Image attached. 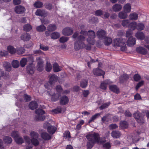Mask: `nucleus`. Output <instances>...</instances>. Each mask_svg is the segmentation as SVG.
Segmentation results:
<instances>
[{
	"instance_id": "11",
	"label": "nucleus",
	"mask_w": 149,
	"mask_h": 149,
	"mask_svg": "<svg viewBox=\"0 0 149 149\" xmlns=\"http://www.w3.org/2000/svg\"><path fill=\"white\" fill-rule=\"evenodd\" d=\"M137 52L143 55L146 54L148 52L147 50L142 47H139L136 48Z\"/></svg>"
},
{
	"instance_id": "49",
	"label": "nucleus",
	"mask_w": 149,
	"mask_h": 149,
	"mask_svg": "<svg viewBox=\"0 0 149 149\" xmlns=\"http://www.w3.org/2000/svg\"><path fill=\"white\" fill-rule=\"evenodd\" d=\"M52 68V66L50 63L47 62L46 65V70L47 72H50Z\"/></svg>"
},
{
	"instance_id": "26",
	"label": "nucleus",
	"mask_w": 149,
	"mask_h": 149,
	"mask_svg": "<svg viewBox=\"0 0 149 149\" xmlns=\"http://www.w3.org/2000/svg\"><path fill=\"white\" fill-rule=\"evenodd\" d=\"M103 38L104 39V43L105 45H109L111 43L112 40L111 38L105 37Z\"/></svg>"
},
{
	"instance_id": "52",
	"label": "nucleus",
	"mask_w": 149,
	"mask_h": 149,
	"mask_svg": "<svg viewBox=\"0 0 149 149\" xmlns=\"http://www.w3.org/2000/svg\"><path fill=\"white\" fill-rule=\"evenodd\" d=\"M27 59L25 58H23L20 61V65L22 67H24L26 64Z\"/></svg>"
},
{
	"instance_id": "31",
	"label": "nucleus",
	"mask_w": 149,
	"mask_h": 149,
	"mask_svg": "<svg viewBox=\"0 0 149 149\" xmlns=\"http://www.w3.org/2000/svg\"><path fill=\"white\" fill-rule=\"evenodd\" d=\"M137 23L135 22L130 23L128 27L132 30H134L136 29Z\"/></svg>"
},
{
	"instance_id": "36",
	"label": "nucleus",
	"mask_w": 149,
	"mask_h": 149,
	"mask_svg": "<svg viewBox=\"0 0 149 149\" xmlns=\"http://www.w3.org/2000/svg\"><path fill=\"white\" fill-rule=\"evenodd\" d=\"M7 49L8 52L11 54H15L16 51V49L14 48L13 46H8Z\"/></svg>"
},
{
	"instance_id": "58",
	"label": "nucleus",
	"mask_w": 149,
	"mask_h": 149,
	"mask_svg": "<svg viewBox=\"0 0 149 149\" xmlns=\"http://www.w3.org/2000/svg\"><path fill=\"white\" fill-rule=\"evenodd\" d=\"M144 83V81H141L139 82L137 84L136 86V89L137 90L141 86H143Z\"/></svg>"
},
{
	"instance_id": "20",
	"label": "nucleus",
	"mask_w": 149,
	"mask_h": 149,
	"mask_svg": "<svg viewBox=\"0 0 149 149\" xmlns=\"http://www.w3.org/2000/svg\"><path fill=\"white\" fill-rule=\"evenodd\" d=\"M29 107L31 110H34L37 107L38 104L36 101H32L29 104Z\"/></svg>"
},
{
	"instance_id": "64",
	"label": "nucleus",
	"mask_w": 149,
	"mask_h": 149,
	"mask_svg": "<svg viewBox=\"0 0 149 149\" xmlns=\"http://www.w3.org/2000/svg\"><path fill=\"white\" fill-rule=\"evenodd\" d=\"M103 13V11L101 10H98L95 12V15L98 16H100L102 15Z\"/></svg>"
},
{
	"instance_id": "4",
	"label": "nucleus",
	"mask_w": 149,
	"mask_h": 149,
	"mask_svg": "<svg viewBox=\"0 0 149 149\" xmlns=\"http://www.w3.org/2000/svg\"><path fill=\"white\" fill-rule=\"evenodd\" d=\"M133 116L139 123L141 124L144 122L143 117L141 115V113L137 111L134 113L133 114Z\"/></svg>"
},
{
	"instance_id": "45",
	"label": "nucleus",
	"mask_w": 149,
	"mask_h": 149,
	"mask_svg": "<svg viewBox=\"0 0 149 149\" xmlns=\"http://www.w3.org/2000/svg\"><path fill=\"white\" fill-rule=\"evenodd\" d=\"M38 139V138H33L31 139V143L33 145L35 146H38L39 144V142L37 139Z\"/></svg>"
},
{
	"instance_id": "37",
	"label": "nucleus",
	"mask_w": 149,
	"mask_h": 149,
	"mask_svg": "<svg viewBox=\"0 0 149 149\" xmlns=\"http://www.w3.org/2000/svg\"><path fill=\"white\" fill-rule=\"evenodd\" d=\"M130 22L129 19H124L122 21L121 24L124 27H128Z\"/></svg>"
},
{
	"instance_id": "19",
	"label": "nucleus",
	"mask_w": 149,
	"mask_h": 149,
	"mask_svg": "<svg viewBox=\"0 0 149 149\" xmlns=\"http://www.w3.org/2000/svg\"><path fill=\"white\" fill-rule=\"evenodd\" d=\"M3 66L6 70L10 71L11 70V64L8 62H5L3 63Z\"/></svg>"
},
{
	"instance_id": "9",
	"label": "nucleus",
	"mask_w": 149,
	"mask_h": 149,
	"mask_svg": "<svg viewBox=\"0 0 149 149\" xmlns=\"http://www.w3.org/2000/svg\"><path fill=\"white\" fill-rule=\"evenodd\" d=\"M36 15L45 17L47 16V13L45 10L41 9L37 10L35 13Z\"/></svg>"
},
{
	"instance_id": "35",
	"label": "nucleus",
	"mask_w": 149,
	"mask_h": 149,
	"mask_svg": "<svg viewBox=\"0 0 149 149\" xmlns=\"http://www.w3.org/2000/svg\"><path fill=\"white\" fill-rule=\"evenodd\" d=\"M30 136H31V139L33 138H38L39 136L38 134L34 131H31L30 133Z\"/></svg>"
},
{
	"instance_id": "14",
	"label": "nucleus",
	"mask_w": 149,
	"mask_h": 149,
	"mask_svg": "<svg viewBox=\"0 0 149 149\" xmlns=\"http://www.w3.org/2000/svg\"><path fill=\"white\" fill-rule=\"evenodd\" d=\"M121 135V133L118 131H113L111 133V135L113 138H118Z\"/></svg>"
},
{
	"instance_id": "55",
	"label": "nucleus",
	"mask_w": 149,
	"mask_h": 149,
	"mask_svg": "<svg viewBox=\"0 0 149 149\" xmlns=\"http://www.w3.org/2000/svg\"><path fill=\"white\" fill-rule=\"evenodd\" d=\"M110 103L109 102L106 103L102 105L100 107V110H102L103 109H105L108 107L110 105Z\"/></svg>"
},
{
	"instance_id": "5",
	"label": "nucleus",
	"mask_w": 149,
	"mask_h": 149,
	"mask_svg": "<svg viewBox=\"0 0 149 149\" xmlns=\"http://www.w3.org/2000/svg\"><path fill=\"white\" fill-rule=\"evenodd\" d=\"M72 29L70 27H66L64 28L62 30L63 34L66 36H70L73 33Z\"/></svg>"
},
{
	"instance_id": "59",
	"label": "nucleus",
	"mask_w": 149,
	"mask_h": 149,
	"mask_svg": "<svg viewBox=\"0 0 149 149\" xmlns=\"http://www.w3.org/2000/svg\"><path fill=\"white\" fill-rule=\"evenodd\" d=\"M68 39V37L63 36L61 37L60 39V42L61 43H63L67 42Z\"/></svg>"
},
{
	"instance_id": "23",
	"label": "nucleus",
	"mask_w": 149,
	"mask_h": 149,
	"mask_svg": "<svg viewBox=\"0 0 149 149\" xmlns=\"http://www.w3.org/2000/svg\"><path fill=\"white\" fill-rule=\"evenodd\" d=\"M109 88L111 91L118 93H119V89L118 88L117 86L115 85H111L109 86Z\"/></svg>"
},
{
	"instance_id": "10",
	"label": "nucleus",
	"mask_w": 149,
	"mask_h": 149,
	"mask_svg": "<svg viewBox=\"0 0 149 149\" xmlns=\"http://www.w3.org/2000/svg\"><path fill=\"white\" fill-rule=\"evenodd\" d=\"M136 39L133 37H130L128 38L127 42V45L129 46H132L135 45L136 43Z\"/></svg>"
},
{
	"instance_id": "15",
	"label": "nucleus",
	"mask_w": 149,
	"mask_h": 149,
	"mask_svg": "<svg viewBox=\"0 0 149 149\" xmlns=\"http://www.w3.org/2000/svg\"><path fill=\"white\" fill-rule=\"evenodd\" d=\"M135 36L137 39L141 40H143L145 38L144 33L141 31L137 32L136 33Z\"/></svg>"
},
{
	"instance_id": "21",
	"label": "nucleus",
	"mask_w": 149,
	"mask_h": 149,
	"mask_svg": "<svg viewBox=\"0 0 149 149\" xmlns=\"http://www.w3.org/2000/svg\"><path fill=\"white\" fill-rule=\"evenodd\" d=\"M41 137L44 139L47 140H49L51 139V136L48 133L44 132H43L41 134Z\"/></svg>"
},
{
	"instance_id": "61",
	"label": "nucleus",
	"mask_w": 149,
	"mask_h": 149,
	"mask_svg": "<svg viewBox=\"0 0 149 149\" xmlns=\"http://www.w3.org/2000/svg\"><path fill=\"white\" fill-rule=\"evenodd\" d=\"M109 127V129L112 130L117 129L118 126L116 124H111L110 125Z\"/></svg>"
},
{
	"instance_id": "53",
	"label": "nucleus",
	"mask_w": 149,
	"mask_h": 149,
	"mask_svg": "<svg viewBox=\"0 0 149 149\" xmlns=\"http://www.w3.org/2000/svg\"><path fill=\"white\" fill-rule=\"evenodd\" d=\"M95 35V33L93 31L90 30L88 32V36H89V37H91L92 38H94Z\"/></svg>"
},
{
	"instance_id": "22",
	"label": "nucleus",
	"mask_w": 149,
	"mask_h": 149,
	"mask_svg": "<svg viewBox=\"0 0 149 149\" xmlns=\"http://www.w3.org/2000/svg\"><path fill=\"white\" fill-rule=\"evenodd\" d=\"M21 38L24 41H27L31 39V36L28 33H25L21 36Z\"/></svg>"
},
{
	"instance_id": "62",
	"label": "nucleus",
	"mask_w": 149,
	"mask_h": 149,
	"mask_svg": "<svg viewBox=\"0 0 149 149\" xmlns=\"http://www.w3.org/2000/svg\"><path fill=\"white\" fill-rule=\"evenodd\" d=\"M24 139L26 142L28 144H29L31 141V140L30 137L27 136H25L24 137Z\"/></svg>"
},
{
	"instance_id": "38",
	"label": "nucleus",
	"mask_w": 149,
	"mask_h": 149,
	"mask_svg": "<svg viewBox=\"0 0 149 149\" xmlns=\"http://www.w3.org/2000/svg\"><path fill=\"white\" fill-rule=\"evenodd\" d=\"M120 126L122 129L126 128L128 127V123L125 121H122L120 123Z\"/></svg>"
},
{
	"instance_id": "44",
	"label": "nucleus",
	"mask_w": 149,
	"mask_h": 149,
	"mask_svg": "<svg viewBox=\"0 0 149 149\" xmlns=\"http://www.w3.org/2000/svg\"><path fill=\"white\" fill-rule=\"evenodd\" d=\"M144 28L145 25L144 24L141 23L137 24L136 29L137 30L141 31L143 30Z\"/></svg>"
},
{
	"instance_id": "40",
	"label": "nucleus",
	"mask_w": 149,
	"mask_h": 149,
	"mask_svg": "<svg viewBox=\"0 0 149 149\" xmlns=\"http://www.w3.org/2000/svg\"><path fill=\"white\" fill-rule=\"evenodd\" d=\"M15 142L18 144H21L24 142V141L22 138L19 136H18L15 139Z\"/></svg>"
},
{
	"instance_id": "8",
	"label": "nucleus",
	"mask_w": 149,
	"mask_h": 149,
	"mask_svg": "<svg viewBox=\"0 0 149 149\" xmlns=\"http://www.w3.org/2000/svg\"><path fill=\"white\" fill-rule=\"evenodd\" d=\"M97 35L99 39H102L105 37L106 33L104 30L100 29L97 31Z\"/></svg>"
},
{
	"instance_id": "56",
	"label": "nucleus",
	"mask_w": 149,
	"mask_h": 149,
	"mask_svg": "<svg viewBox=\"0 0 149 149\" xmlns=\"http://www.w3.org/2000/svg\"><path fill=\"white\" fill-rule=\"evenodd\" d=\"M19 136V132L17 131H13L11 134V136L13 137L14 139Z\"/></svg>"
},
{
	"instance_id": "51",
	"label": "nucleus",
	"mask_w": 149,
	"mask_h": 149,
	"mask_svg": "<svg viewBox=\"0 0 149 149\" xmlns=\"http://www.w3.org/2000/svg\"><path fill=\"white\" fill-rule=\"evenodd\" d=\"M27 59V61L32 63L34 61V56L32 55H29L26 58Z\"/></svg>"
},
{
	"instance_id": "17",
	"label": "nucleus",
	"mask_w": 149,
	"mask_h": 149,
	"mask_svg": "<svg viewBox=\"0 0 149 149\" xmlns=\"http://www.w3.org/2000/svg\"><path fill=\"white\" fill-rule=\"evenodd\" d=\"M129 77V76L127 74H123L119 78L120 81V83H123L125 81L127 80Z\"/></svg>"
},
{
	"instance_id": "27",
	"label": "nucleus",
	"mask_w": 149,
	"mask_h": 149,
	"mask_svg": "<svg viewBox=\"0 0 149 149\" xmlns=\"http://www.w3.org/2000/svg\"><path fill=\"white\" fill-rule=\"evenodd\" d=\"M56 127L51 125H50L47 127V131L50 134H54L56 131Z\"/></svg>"
},
{
	"instance_id": "50",
	"label": "nucleus",
	"mask_w": 149,
	"mask_h": 149,
	"mask_svg": "<svg viewBox=\"0 0 149 149\" xmlns=\"http://www.w3.org/2000/svg\"><path fill=\"white\" fill-rule=\"evenodd\" d=\"M35 113L37 115H43L45 112L43 110L40 109H38L36 110Z\"/></svg>"
},
{
	"instance_id": "12",
	"label": "nucleus",
	"mask_w": 149,
	"mask_h": 149,
	"mask_svg": "<svg viewBox=\"0 0 149 149\" xmlns=\"http://www.w3.org/2000/svg\"><path fill=\"white\" fill-rule=\"evenodd\" d=\"M93 72L94 75L97 76H101L104 74V72L103 71L98 68L93 69Z\"/></svg>"
},
{
	"instance_id": "2",
	"label": "nucleus",
	"mask_w": 149,
	"mask_h": 149,
	"mask_svg": "<svg viewBox=\"0 0 149 149\" xmlns=\"http://www.w3.org/2000/svg\"><path fill=\"white\" fill-rule=\"evenodd\" d=\"M79 41H76L74 43V48L77 51L82 48H85L87 50L91 49V47L90 45L86 46L83 42L85 40V38L81 36H79L78 38Z\"/></svg>"
},
{
	"instance_id": "39",
	"label": "nucleus",
	"mask_w": 149,
	"mask_h": 149,
	"mask_svg": "<svg viewBox=\"0 0 149 149\" xmlns=\"http://www.w3.org/2000/svg\"><path fill=\"white\" fill-rule=\"evenodd\" d=\"M51 38L54 39H56L60 36V34L57 32H54L51 35Z\"/></svg>"
},
{
	"instance_id": "43",
	"label": "nucleus",
	"mask_w": 149,
	"mask_h": 149,
	"mask_svg": "<svg viewBox=\"0 0 149 149\" xmlns=\"http://www.w3.org/2000/svg\"><path fill=\"white\" fill-rule=\"evenodd\" d=\"M100 115V113H97L92 116L91 119L89 120L88 122V123H90L92 122L93 121L95 120Z\"/></svg>"
},
{
	"instance_id": "34",
	"label": "nucleus",
	"mask_w": 149,
	"mask_h": 149,
	"mask_svg": "<svg viewBox=\"0 0 149 149\" xmlns=\"http://www.w3.org/2000/svg\"><path fill=\"white\" fill-rule=\"evenodd\" d=\"M60 96V93H55L54 94V95L52 96L51 98V100L53 102H55L58 100Z\"/></svg>"
},
{
	"instance_id": "3",
	"label": "nucleus",
	"mask_w": 149,
	"mask_h": 149,
	"mask_svg": "<svg viewBox=\"0 0 149 149\" xmlns=\"http://www.w3.org/2000/svg\"><path fill=\"white\" fill-rule=\"evenodd\" d=\"M114 46L120 47V49L122 51H125L127 49L125 44L126 40L122 38L116 39L114 40Z\"/></svg>"
},
{
	"instance_id": "46",
	"label": "nucleus",
	"mask_w": 149,
	"mask_h": 149,
	"mask_svg": "<svg viewBox=\"0 0 149 149\" xmlns=\"http://www.w3.org/2000/svg\"><path fill=\"white\" fill-rule=\"evenodd\" d=\"M46 27L43 25H42L38 26L36 28L37 30L39 32L44 31L45 30Z\"/></svg>"
},
{
	"instance_id": "32",
	"label": "nucleus",
	"mask_w": 149,
	"mask_h": 149,
	"mask_svg": "<svg viewBox=\"0 0 149 149\" xmlns=\"http://www.w3.org/2000/svg\"><path fill=\"white\" fill-rule=\"evenodd\" d=\"M56 26L53 24H49L47 27L48 31L50 32L55 31L56 29Z\"/></svg>"
},
{
	"instance_id": "54",
	"label": "nucleus",
	"mask_w": 149,
	"mask_h": 149,
	"mask_svg": "<svg viewBox=\"0 0 149 149\" xmlns=\"http://www.w3.org/2000/svg\"><path fill=\"white\" fill-rule=\"evenodd\" d=\"M34 6L37 8H40L42 7L43 6V3L40 1H37L35 3Z\"/></svg>"
},
{
	"instance_id": "63",
	"label": "nucleus",
	"mask_w": 149,
	"mask_h": 149,
	"mask_svg": "<svg viewBox=\"0 0 149 149\" xmlns=\"http://www.w3.org/2000/svg\"><path fill=\"white\" fill-rule=\"evenodd\" d=\"M141 77L138 74H136L134 76V80L136 81H138L141 79Z\"/></svg>"
},
{
	"instance_id": "48",
	"label": "nucleus",
	"mask_w": 149,
	"mask_h": 149,
	"mask_svg": "<svg viewBox=\"0 0 149 149\" xmlns=\"http://www.w3.org/2000/svg\"><path fill=\"white\" fill-rule=\"evenodd\" d=\"M19 62L17 60H15L13 61L12 62V66L15 68H18L19 66Z\"/></svg>"
},
{
	"instance_id": "7",
	"label": "nucleus",
	"mask_w": 149,
	"mask_h": 149,
	"mask_svg": "<svg viewBox=\"0 0 149 149\" xmlns=\"http://www.w3.org/2000/svg\"><path fill=\"white\" fill-rule=\"evenodd\" d=\"M25 9L23 6L19 5L16 6L15 8V12L18 14H21L24 13Z\"/></svg>"
},
{
	"instance_id": "1",
	"label": "nucleus",
	"mask_w": 149,
	"mask_h": 149,
	"mask_svg": "<svg viewBox=\"0 0 149 149\" xmlns=\"http://www.w3.org/2000/svg\"><path fill=\"white\" fill-rule=\"evenodd\" d=\"M86 137L88 140L87 144L88 149H91L95 143L101 144L105 141V139L102 141L100 139L99 134L95 132L87 135Z\"/></svg>"
},
{
	"instance_id": "29",
	"label": "nucleus",
	"mask_w": 149,
	"mask_h": 149,
	"mask_svg": "<svg viewBox=\"0 0 149 149\" xmlns=\"http://www.w3.org/2000/svg\"><path fill=\"white\" fill-rule=\"evenodd\" d=\"M61 68L60 67L57 63H55L54 64L53 70L54 72H58L61 71Z\"/></svg>"
},
{
	"instance_id": "33",
	"label": "nucleus",
	"mask_w": 149,
	"mask_h": 149,
	"mask_svg": "<svg viewBox=\"0 0 149 149\" xmlns=\"http://www.w3.org/2000/svg\"><path fill=\"white\" fill-rule=\"evenodd\" d=\"M127 13L125 12H120L118 14V17L121 19L126 18L127 17Z\"/></svg>"
},
{
	"instance_id": "6",
	"label": "nucleus",
	"mask_w": 149,
	"mask_h": 149,
	"mask_svg": "<svg viewBox=\"0 0 149 149\" xmlns=\"http://www.w3.org/2000/svg\"><path fill=\"white\" fill-rule=\"evenodd\" d=\"M35 70V66L33 64L30 63L27 66V71L29 74H33Z\"/></svg>"
},
{
	"instance_id": "41",
	"label": "nucleus",
	"mask_w": 149,
	"mask_h": 149,
	"mask_svg": "<svg viewBox=\"0 0 149 149\" xmlns=\"http://www.w3.org/2000/svg\"><path fill=\"white\" fill-rule=\"evenodd\" d=\"M3 141L6 143L8 144L12 142V140L10 137L7 136L4 138Z\"/></svg>"
},
{
	"instance_id": "42",
	"label": "nucleus",
	"mask_w": 149,
	"mask_h": 149,
	"mask_svg": "<svg viewBox=\"0 0 149 149\" xmlns=\"http://www.w3.org/2000/svg\"><path fill=\"white\" fill-rule=\"evenodd\" d=\"M32 29V26L29 24H27L23 26L24 30L26 31H29Z\"/></svg>"
},
{
	"instance_id": "16",
	"label": "nucleus",
	"mask_w": 149,
	"mask_h": 149,
	"mask_svg": "<svg viewBox=\"0 0 149 149\" xmlns=\"http://www.w3.org/2000/svg\"><path fill=\"white\" fill-rule=\"evenodd\" d=\"M49 82L50 84H53L57 80V76L54 74L51 75L49 76Z\"/></svg>"
},
{
	"instance_id": "30",
	"label": "nucleus",
	"mask_w": 149,
	"mask_h": 149,
	"mask_svg": "<svg viewBox=\"0 0 149 149\" xmlns=\"http://www.w3.org/2000/svg\"><path fill=\"white\" fill-rule=\"evenodd\" d=\"M123 9L125 12L129 13L131 11V6L129 3L126 4L123 7Z\"/></svg>"
},
{
	"instance_id": "25",
	"label": "nucleus",
	"mask_w": 149,
	"mask_h": 149,
	"mask_svg": "<svg viewBox=\"0 0 149 149\" xmlns=\"http://www.w3.org/2000/svg\"><path fill=\"white\" fill-rule=\"evenodd\" d=\"M37 69L40 72L42 71L43 69V62L41 60H39L38 62Z\"/></svg>"
},
{
	"instance_id": "60",
	"label": "nucleus",
	"mask_w": 149,
	"mask_h": 149,
	"mask_svg": "<svg viewBox=\"0 0 149 149\" xmlns=\"http://www.w3.org/2000/svg\"><path fill=\"white\" fill-rule=\"evenodd\" d=\"M54 91L55 90L54 89H48L47 92L48 94V95H50L51 96H52L54 94Z\"/></svg>"
},
{
	"instance_id": "24",
	"label": "nucleus",
	"mask_w": 149,
	"mask_h": 149,
	"mask_svg": "<svg viewBox=\"0 0 149 149\" xmlns=\"http://www.w3.org/2000/svg\"><path fill=\"white\" fill-rule=\"evenodd\" d=\"M122 8V6L119 4H116L112 6V8L113 10L115 12H117L121 10Z\"/></svg>"
},
{
	"instance_id": "13",
	"label": "nucleus",
	"mask_w": 149,
	"mask_h": 149,
	"mask_svg": "<svg viewBox=\"0 0 149 149\" xmlns=\"http://www.w3.org/2000/svg\"><path fill=\"white\" fill-rule=\"evenodd\" d=\"M69 100V99L66 96H63L61 97L60 99V104L62 105H65L68 103Z\"/></svg>"
},
{
	"instance_id": "57",
	"label": "nucleus",
	"mask_w": 149,
	"mask_h": 149,
	"mask_svg": "<svg viewBox=\"0 0 149 149\" xmlns=\"http://www.w3.org/2000/svg\"><path fill=\"white\" fill-rule=\"evenodd\" d=\"M93 38H91V37H88L87 39L88 43L91 45H93L95 43V41Z\"/></svg>"
},
{
	"instance_id": "47",
	"label": "nucleus",
	"mask_w": 149,
	"mask_h": 149,
	"mask_svg": "<svg viewBox=\"0 0 149 149\" xmlns=\"http://www.w3.org/2000/svg\"><path fill=\"white\" fill-rule=\"evenodd\" d=\"M88 81L86 80H83L80 83V86L82 88H85L87 86Z\"/></svg>"
},
{
	"instance_id": "18",
	"label": "nucleus",
	"mask_w": 149,
	"mask_h": 149,
	"mask_svg": "<svg viewBox=\"0 0 149 149\" xmlns=\"http://www.w3.org/2000/svg\"><path fill=\"white\" fill-rule=\"evenodd\" d=\"M46 116L43 115H37L35 116V119L37 121H43L45 118Z\"/></svg>"
},
{
	"instance_id": "28",
	"label": "nucleus",
	"mask_w": 149,
	"mask_h": 149,
	"mask_svg": "<svg viewBox=\"0 0 149 149\" xmlns=\"http://www.w3.org/2000/svg\"><path fill=\"white\" fill-rule=\"evenodd\" d=\"M130 19L132 20H135L138 18V15L135 13L130 14L129 15Z\"/></svg>"
}]
</instances>
